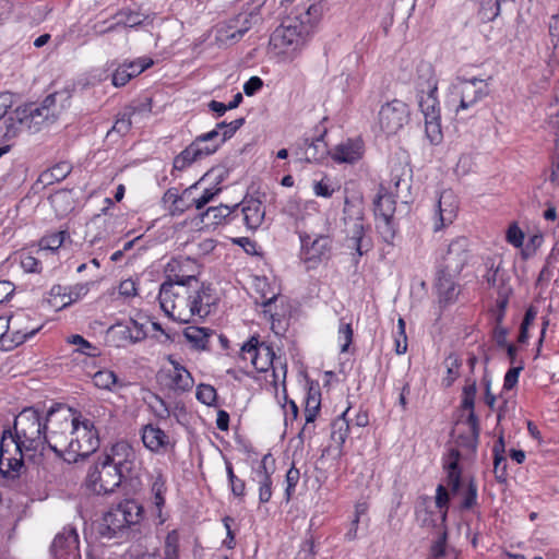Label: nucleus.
Returning a JSON list of instances; mask_svg holds the SVG:
<instances>
[{
    "label": "nucleus",
    "instance_id": "nucleus-40",
    "mask_svg": "<svg viewBox=\"0 0 559 559\" xmlns=\"http://www.w3.org/2000/svg\"><path fill=\"white\" fill-rule=\"evenodd\" d=\"M321 407V393L317 386H310L305 399V419H316Z\"/></svg>",
    "mask_w": 559,
    "mask_h": 559
},
{
    "label": "nucleus",
    "instance_id": "nucleus-14",
    "mask_svg": "<svg viewBox=\"0 0 559 559\" xmlns=\"http://www.w3.org/2000/svg\"><path fill=\"white\" fill-rule=\"evenodd\" d=\"M468 240L457 237L450 242L442 259L441 270L449 276H457L469 259Z\"/></svg>",
    "mask_w": 559,
    "mask_h": 559
},
{
    "label": "nucleus",
    "instance_id": "nucleus-7",
    "mask_svg": "<svg viewBox=\"0 0 559 559\" xmlns=\"http://www.w3.org/2000/svg\"><path fill=\"white\" fill-rule=\"evenodd\" d=\"M72 433L75 438L70 440L69 447L78 456L86 457L94 453L106 439L103 427L104 421H71Z\"/></svg>",
    "mask_w": 559,
    "mask_h": 559
},
{
    "label": "nucleus",
    "instance_id": "nucleus-6",
    "mask_svg": "<svg viewBox=\"0 0 559 559\" xmlns=\"http://www.w3.org/2000/svg\"><path fill=\"white\" fill-rule=\"evenodd\" d=\"M68 91L55 92L45 97L39 106L34 104L21 107L24 112V123L29 132H37L45 124L56 121L60 112L69 106Z\"/></svg>",
    "mask_w": 559,
    "mask_h": 559
},
{
    "label": "nucleus",
    "instance_id": "nucleus-20",
    "mask_svg": "<svg viewBox=\"0 0 559 559\" xmlns=\"http://www.w3.org/2000/svg\"><path fill=\"white\" fill-rule=\"evenodd\" d=\"M328 146L323 141V134L313 140L308 138L300 139L295 144L294 154L299 160L316 163L323 159L328 154Z\"/></svg>",
    "mask_w": 559,
    "mask_h": 559
},
{
    "label": "nucleus",
    "instance_id": "nucleus-25",
    "mask_svg": "<svg viewBox=\"0 0 559 559\" xmlns=\"http://www.w3.org/2000/svg\"><path fill=\"white\" fill-rule=\"evenodd\" d=\"M416 91L417 95L437 93L438 91V82L433 68L428 62H421L417 67Z\"/></svg>",
    "mask_w": 559,
    "mask_h": 559
},
{
    "label": "nucleus",
    "instance_id": "nucleus-37",
    "mask_svg": "<svg viewBox=\"0 0 559 559\" xmlns=\"http://www.w3.org/2000/svg\"><path fill=\"white\" fill-rule=\"evenodd\" d=\"M217 148H218L217 143L212 144V145L201 146L194 140L187 148H185L180 153V155L182 156V158H186V160L188 163H190V165H191L198 158H201L203 156H209V155L215 153L217 151Z\"/></svg>",
    "mask_w": 559,
    "mask_h": 559
},
{
    "label": "nucleus",
    "instance_id": "nucleus-46",
    "mask_svg": "<svg viewBox=\"0 0 559 559\" xmlns=\"http://www.w3.org/2000/svg\"><path fill=\"white\" fill-rule=\"evenodd\" d=\"M512 294L510 286L501 285L498 289V298L496 300L495 320L501 324L504 319L506 310L509 304V297Z\"/></svg>",
    "mask_w": 559,
    "mask_h": 559
},
{
    "label": "nucleus",
    "instance_id": "nucleus-51",
    "mask_svg": "<svg viewBox=\"0 0 559 559\" xmlns=\"http://www.w3.org/2000/svg\"><path fill=\"white\" fill-rule=\"evenodd\" d=\"M94 384L99 389L111 390L118 382L116 373L111 370H99L93 377Z\"/></svg>",
    "mask_w": 559,
    "mask_h": 559
},
{
    "label": "nucleus",
    "instance_id": "nucleus-45",
    "mask_svg": "<svg viewBox=\"0 0 559 559\" xmlns=\"http://www.w3.org/2000/svg\"><path fill=\"white\" fill-rule=\"evenodd\" d=\"M461 359L455 353H451L444 359V366L447 368V376L443 379V384L449 388L460 376Z\"/></svg>",
    "mask_w": 559,
    "mask_h": 559
},
{
    "label": "nucleus",
    "instance_id": "nucleus-32",
    "mask_svg": "<svg viewBox=\"0 0 559 559\" xmlns=\"http://www.w3.org/2000/svg\"><path fill=\"white\" fill-rule=\"evenodd\" d=\"M275 459L271 453H266L260 461L252 462L251 480L272 477L275 473Z\"/></svg>",
    "mask_w": 559,
    "mask_h": 559
},
{
    "label": "nucleus",
    "instance_id": "nucleus-62",
    "mask_svg": "<svg viewBox=\"0 0 559 559\" xmlns=\"http://www.w3.org/2000/svg\"><path fill=\"white\" fill-rule=\"evenodd\" d=\"M67 237H69L68 231L61 230L49 236H46L45 238H43L41 243L44 247L50 250H57L63 245Z\"/></svg>",
    "mask_w": 559,
    "mask_h": 559
},
{
    "label": "nucleus",
    "instance_id": "nucleus-3",
    "mask_svg": "<svg viewBox=\"0 0 559 559\" xmlns=\"http://www.w3.org/2000/svg\"><path fill=\"white\" fill-rule=\"evenodd\" d=\"M323 14V0H307L295 7L271 35L270 44L278 52L295 51L313 33Z\"/></svg>",
    "mask_w": 559,
    "mask_h": 559
},
{
    "label": "nucleus",
    "instance_id": "nucleus-28",
    "mask_svg": "<svg viewBox=\"0 0 559 559\" xmlns=\"http://www.w3.org/2000/svg\"><path fill=\"white\" fill-rule=\"evenodd\" d=\"M239 205L233 209L227 205L210 206L205 212L201 213V221L210 225H218L223 221L230 223L234 219V214L237 212Z\"/></svg>",
    "mask_w": 559,
    "mask_h": 559
},
{
    "label": "nucleus",
    "instance_id": "nucleus-22",
    "mask_svg": "<svg viewBox=\"0 0 559 559\" xmlns=\"http://www.w3.org/2000/svg\"><path fill=\"white\" fill-rule=\"evenodd\" d=\"M168 361L173 369L166 373V385L175 392H186L193 386V378L191 373L180 365L173 356L168 357Z\"/></svg>",
    "mask_w": 559,
    "mask_h": 559
},
{
    "label": "nucleus",
    "instance_id": "nucleus-11",
    "mask_svg": "<svg viewBox=\"0 0 559 559\" xmlns=\"http://www.w3.org/2000/svg\"><path fill=\"white\" fill-rule=\"evenodd\" d=\"M478 421H455L452 429L453 442L449 447H457L464 459H473L479 437Z\"/></svg>",
    "mask_w": 559,
    "mask_h": 559
},
{
    "label": "nucleus",
    "instance_id": "nucleus-16",
    "mask_svg": "<svg viewBox=\"0 0 559 559\" xmlns=\"http://www.w3.org/2000/svg\"><path fill=\"white\" fill-rule=\"evenodd\" d=\"M141 439L144 447L154 453H165L175 445V440L169 432L152 421L142 428Z\"/></svg>",
    "mask_w": 559,
    "mask_h": 559
},
{
    "label": "nucleus",
    "instance_id": "nucleus-54",
    "mask_svg": "<svg viewBox=\"0 0 559 559\" xmlns=\"http://www.w3.org/2000/svg\"><path fill=\"white\" fill-rule=\"evenodd\" d=\"M450 493L445 486L438 485L436 489V507L441 511V519L444 522L448 514Z\"/></svg>",
    "mask_w": 559,
    "mask_h": 559
},
{
    "label": "nucleus",
    "instance_id": "nucleus-1",
    "mask_svg": "<svg viewBox=\"0 0 559 559\" xmlns=\"http://www.w3.org/2000/svg\"><path fill=\"white\" fill-rule=\"evenodd\" d=\"M187 284L163 283L158 300L163 311L174 321L189 323L194 316L204 318L210 314L215 298L210 286L198 277H185Z\"/></svg>",
    "mask_w": 559,
    "mask_h": 559
},
{
    "label": "nucleus",
    "instance_id": "nucleus-33",
    "mask_svg": "<svg viewBox=\"0 0 559 559\" xmlns=\"http://www.w3.org/2000/svg\"><path fill=\"white\" fill-rule=\"evenodd\" d=\"M153 495V503L157 510V518L159 519V524H163L166 519L163 516V507L165 504V493L167 491L166 480L163 475L158 474L151 488Z\"/></svg>",
    "mask_w": 559,
    "mask_h": 559
},
{
    "label": "nucleus",
    "instance_id": "nucleus-29",
    "mask_svg": "<svg viewBox=\"0 0 559 559\" xmlns=\"http://www.w3.org/2000/svg\"><path fill=\"white\" fill-rule=\"evenodd\" d=\"M395 194L388 191L379 190L378 197L374 200V214L380 219L393 218L395 213Z\"/></svg>",
    "mask_w": 559,
    "mask_h": 559
},
{
    "label": "nucleus",
    "instance_id": "nucleus-61",
    "mask_svg": "<svg viewBox=\"0 0 559 559\" xmlns=\"http://www.w3.org/2000/svg\"><path fill=\"white\" fill-rule=\"evenodd\" d=\"M252 481L255 483L259 487L258 490H259L260 503L269 502L272 498V485H273L272 477L262 478V479L252 480Z\"/></svg>",
    "mask_w": 559,
    "mask_h": 559
},
{
    "label": "nucleus",
    "instance_id": "nucleus-43",
    "mask_svg": "<svg viewBox=\"0 0 559 559\" xmlns=\"http://www.w3.org/2000/svg\"><path fill=\"white\" fill-rule=\"evenodd\" d=\"M504 444L502 437L499 438V444L495 445L493 453V471L496 474V478L499 483H502L507 478V461L503 456Z\"/></svg>",
    "mask_w": 559,
    "mask_h": 559
},
{
    "label": "nucleus",
    "instance_id": "nucleus-34",
    "mask_svg": "<svg viewBox=\"0 0 559 559\" xmlns=\"http://www.w3.org/2000/svg\"><path fill=\"white\" fill-rule=\"evenodd\" d=\"M71 165L67 162L58 163L50 169L43 171L38 178V181L44 186L52 185L53 182H59L67 178V176L71 173Z\"/></svg>",
    "mask_w": 559,
    "mask_h": 559
},
{
    "label": "nucleus",
    "instance_id": "nucleus-27",
    "mask_svg": "<svg viewBox=\"0 0 559 559\" xmlns=\"http://www.w3.org/2000/svg\"><path fill=\"white\" fill-rule=\"evenodd\" d=\"M347 247L354 249L358 258L372 248L371 239L365 234L364 225L360 222L354 224L352 235L347 239Z\"/></svg>",
    "mask_w": 559,
    "mask_h": 559
},
{
    "label": "nucleus",
    "instance_id": "nucleus-41",
    "mask_svg": "<svg viewBox=\"0 0 559 559\" xmlns=\"http://www.w3.org/2000/svg\"><path fill=\"white\" fill-rule=\"evenodd\" d=\"M59 417L60 419H80L81 413L64 403H52L45 414V419L51 417Z\"/></svg>",
    "mask_w": 559,
    "mask_h": 559
},
{
    "label": "nucleus",
    "instance_id": "nucleus-23",
    "mask_svg": "<svg viewBox=\"0 0 559 559\" xmlns=\"http://www.w3.org/2000/svg\"><path fill=\"white\" fill-rule=\"evenodd\" d=\"M242 219L249 230H257L263 223L265 216V207L261 201L257 199L245 200L240 204Z\"/></svg>",
    "mask_w": 559,
    "mask_h": 559
},
{
    "label": "nucleus",
    "instance_id": "nucleus-30",
    "mask_svg": "<svg viewBox=\"0 0 559 559\" xmlns=\"http://www.w3.org/2000/svg\"><path fill=\"white\" fill-rule=\"evenodd\" d=\"M23 116L24 112L20 107L15 111L9 114L7 118H4L3 124L5 127V131L2 134V139L4 141H11L17 136L22 128L26 129Z\"/></svg>",
    "mask_w": 559,
    "mask_h": 559
},
{
    "label": "nucleus",
    "instance_id": "nucleus-18",
    "mask_svg": "<svg viewBox=\"0 0 559 559\" xmlns=\"http://www.w3.org/2000/svg\"><path fill=\"white\" fill-rule=\"evenodd\" d=\"M457 447H449L447 453L442 456V466L447 474V485L452 493H457L461 487L462 468L461 461H467Z\"/></svg>",
    "mask_w": 559,
    "mask_h": 559
},
{
    "label": "nucleus",
    "instance_id": "nucleus-53",
    "mask_svg": "<svg viewBox=\"0 0 559 559\" xmlns=\"http://www.w3.org/2000/svg\"><path fill=\"white\" fill-rule=\"evenodd\" d=\"M243 123L245 118H238L228 123L225 121L217 123L218 129H222V138L218 142H216L218 146L226 140L230 139L237 132V130L243 126Z\"/></svg>",
    "mask_w": 559,
    "mask_h": 559
},
{
    "label": "nucleus",
    "instance_id": "nucleus-24",
    "mask_svg": "<svg viewBox=\"0 0 559 559\" xmlns=\"http://www.w3.org/2000/svg\"><path fill=\"white\" fill-rule=\"evenodd\" d=\"M361 156L362 143L358 140H347L346 142L338 144L332 154V158L335 162L348 164L357 162Z\"/></svg>",
    "mask_w": 559,
    "mask_h": 559
},
{
    "label": "nucleus",
    "instance_id": "nucleus-15",
    "mask_svg": "<svg viewBox=\"0 0 559 559\" xmlns=\"http://www.w3.org/2000/svg\"><path fill=\"white\" fill-rule=\"evenodd\" d=\"M50 552L53 559H81L76 530L72 526H64L55 536Z\"/></svg>",
    "mask_w": 559,
    "mask_h": 559
},
{
    "label": "nucleus",
    "instance_id": "nucleus-48",
    "mask_svg": "<svg viewBox=\"0 0 559 559\" xmlns=\"http://www.w3.org/2000/svg\"><path fill=\"white\" fill-rule=\"evenodd\" d=\"M199 187L198 183H194L190 186L189 188L185 189L182 193L180 194L179 200L174 204L171 207L173 214H182L183 212L188 211L192 206H194L192 202V194H194L198 191Z\"/></svg>",
    "mask_w": 559,
    "mask_h": 559
},
{
    "label": "nucleus",
    "instance_id": "nucleus-50",
    "mask_svg": "<svg viewBox=\"0 0 559 559\" xmlns=\"http://www.w3.org/2000/svg\"><path fill=\"white\" fill-rule=\"evenodd\" d=\"M462 510H471L477 504L478 498V486L474 478H471L467 483L466 489L462 492Z\"/></svg>",
    "mask_w": 559,
    "mask_h": 559
},
{
    "label": "nucleus",
    "instance_id": "nucleus-38",
    "mask_svg": "<svg viewBox=\"0 0 559 559\" xmlns=\"http://www.w3.org/2000/svg\"><path fill=\"white\" fill-rule=\"evenodd\" d=\"M405 169L402 167H395L392 168L390 180L388 181V186L381 185L380 189L381 191H388L390 193L395 194V197H399L400 191L403 188L408 189L409 186L405 179Z\"/></svg>",
    "mask_w": 559,
    "mask_h": 559
},
{
    "label": "nucleus",
    "instance_id": "nucleus-19",
    "mask_svg": "<svg viewBox=\"0 0 559 559\" xmlns=\"http://www.w3.org/2000/svg\"><path fill=\"white\" fill-rule=\"evenodd\" d=\"M8 319L10 321L11 337L10 344L7 345L8 347L15 348L40 330V325L29 324L31 319L25 313H16Z\"/></svg>",
    "mask_w": 559,
    "mask_h": 559
},
{
    "label": "nucleus",
    "instance_id": "nucleus-64",
    "mask_svg": "<svg viewBox=\"0 0 559 559\" xmlns=\"http://www.w3.org/2000/svg\"><path fill=\"white\" fill-rule=\"evenodd\" d=\"M548 33L550 43L556 49L559 46V14H554L548 24Z\"/></svg>",
    "mask_w": 559,
    "mask_h": 559
},
{
    "label": "nucleus",
    "instance_id": "nucleus-42",
    "mask_svg": "<svg viewBox=\"0 0 559 559\" xmlns=\"http://www.w3.org/2000/svg\"><path fill=\"white\" fill-rule=\"evenodd\" d=\"M476 391V382L474 380H466L461 403L462 408L467 412L466 419H477L474 413Z\"/></svg>",
    "mask_w": 559,
    "mask_h": 559
},
{
    "label": "nucleus",
    "instance_id": "nucleus-12",
    "mask_svg": "<svg viewBox=\"0 0 559 559\" xmlns=\"http://www.w3.org/2000/svg\"><path fill=\"white\" fill-rule=\"evenodd\" d=\"M408 106L399 99L384 104L379 111V124L386 134H395L408 121Z\"/></svg>",
    "mask_w": 559,
    "mask_h": 559
},
{
    "label": "nucleus",
    "instance_id": "nucleus-26",
    "mask_svg": "<svg viewBox=\"0 0 559 559\" xmlns=\"http://www.w3.org/2000/svg\"><path fill=\"white\" fill-rule=\"evenodd\" d=\"M191 265L190 260H177L173 259L170 262L167 263L165 267V276L166 280L164 283H170L171 285L175 283H182L187 284L188 280L186 281L185 277H197L193 274H189L187 272V267Z\"/></svg>",
    "mask_w": 559,
    "mask_h": 559
},
{
    "label": "nucleus",
    "instance_id": "nucleus-47",
    "mask_svg": "<svg viewBox=\"0 0 559 559\" xmlns=\"http://www.w3.org/2000/svg\"><path fill=\"white\" fill-rule=\"evenodd\" d=\"M353 328H352V318L347 320L346 317H342L340 319V325L337 331V338L341 343V352L345 353L348 350L349 345L353 342Z\"/></svg>",
    "mask_w": 559,
    "mask_h": 559
},
{
    "label": "nucleus",
    "instance_id": "nucleus-17",
    "mask_svg": "<svg viewBox=\"0 0 559 559\" xmlns=\"http://www.w3.org/2000/svg\"><path fill=\"white\" fill-rule=\"evenodd\" d=\"M459 201L451 190L440 193L435 216L433 230L439 231L453 223L457 215Z\"/></svg>",
    "mask_w": 559,
    "mask_h": 559
},
{
    "label": "nucleus",
    "instance_id": "nucleus-35",
    "mask_svg": "<svg viewBox=\"0 0 559 559\" xmlns=\"http://www.w3.org/2000/svg\"><path fill=\"white\" fill-rule=\"evenodd\" d=\"M331 249V240L326 236H319L312 242L310 247L306 248L307 260H322L328 257Z\"/></svg>",
    "mask_w": 559,
    "mask_h": 559
},
{
    "label": "nucleus",
    "instance_id": "nucleus-31",
    "mask_svg": "<svg viewBox=\"0 0 559 559\" xmlns=\"http://www.w3.org/2000/svg\"><path fill=\"white\" fill-rule=\"evenodd\" d=\"M212 331L206 328L188 326L183 330V336L194 349L203 350L207 347Z\"/></svg>",
    "mask_w": 559,
    "mask_h": 559
},
{
    "label": "nucleus",
    "instance_id": "nucleus-10",
    "mask_svg": "<svg viewBox=\"0 0 559 559\" xmlns=\"http://www.w3.org/2000/svg\"><path fill=\"white\" fill-rule=\"evenodd\" d=\"M240 359L249 360L251 366L259 372H265L269 368H275L276 360L274 350L265 343H259L258 337L252 336L240 348Z\"/></svg>",
    "mask_w": 559,
    "mask_h": 559
},
{
    "label": "nucleus",
    "instance_id": "nucleus-21",
    "mask_svg": "<svg viewBox=\"0 0 559 559\" xmlns=\"http://www.w3.org/2000/svg\"><path fill=\"white\" fill-rule=\"evenodd\" d=\"M146 19H147V16L144 15L143 13L131 11V10H121L112 16V20L115 22H112L111 24H109L106 27H104L105 24L107 23L106 21H104L99 24H96L95 31L97 34L102 35V34L112 32L119 26L135 27V26L142 25Z\"/></svg>",
    "mask_w": 559,
    "mask_h": 559
},
{
    "label": "nucleus",
    "instance_id": "nucleus-52",
    "mask_svg": "<svg viewBox=\"0 0 559 559\" xmlns=\"http://www.w3.org/2000/svg\"><path fill=\"white\" fill-rule=\"evenodd\" d=\"M349 432V421H332L331 439L342 449Z\"/></svg>",
    "mask_w": 559,
    "mask_h": 559
},
{
    "label": "nucleus",
    "instance_id": "nucleus-49",
    "mask_svg": "<svg viewBox=\"0 0 559 559\" xmlns=\"http://www.w3.org/2000/svg\"><path fill=\"white\" fill-rule=\"evenodd\" d=\"M108 334H110L114 340L117 341V346H123L127 342L133 344V336L128 322H118L111 325L108 329Z\"/></svg>",
    "mask_w": 559,
    "mask_h": 559
},
{
    "label": "nucleus",
    "instance_id": "nucleus-56",
    "mask_svg": "<svg viewBox=\"0 0 559 559\" xmlns=\"http://www.w3.org/2000/svg\"><path fill=\"white\" fill-rule=\"evenodd\" d=\"M90 285L91 283H79L73 286H70L68 288V293L63 294L64 297H68V301L66 302V305L75 302L83 298L84 296H86L87 293L90 292Z\"/></svg>",
    "mask_w": 559,
    "mask_h": 559
},
{
    "label": "nucleus",
    "instance_id": "nucleus-36",
    "mask_svg": "<svg viewBox=\"0 0 559 559\" xmlns=\"http://www.w3.org/2000/svg\"><path fill=\"white\" fill-rule=\"evenodd\" d=\"M455 276H449L445 271L440 270L437 288L442 300L445 302L452 301L456 296V285L453 281Z\"/></svg>",
    "mask_w": 559,
    "mask_h": 559
},
{
    "label": "nucleus",
    "instance_id": "nucleus-4",
    "mask_svg": "<svg viewBox=\"0 0 559 559\" xmlns=\"http://www.w3.org/2000/svg\"><path fill=\"white\" fill-rule=\"evenodd\" d=\"M133 449L124 441L111 448V455H105L90 468L86 486L96 495L112 492L129 476L133 468Z\"/></svg>",
    "mask_w": 559,
    "mask_h": 559
},
{
    "label": "nucleus",
    "instance_id": "nucleus-63",
    "mask_svg": "<svg viewBox=\"0 0 559 559\" xmlns=\"http://www.w3.org/2000/svg\"><path fill=\"white\" fill-rule=\"evenodd\" d=\"M126 64L129 73L134 78L148 69L153 64V60L151 58H139L136 60L126 62Z\"/></svg>",
    "mask_w": 559,
    "mask_h": 559
},
{
    "label": "nucleus",
    "instance_id": "nucleus-8",
    "mask_svg": "<svg viewBox=\"0 0 559 559\" xmlns=\"http://www.w3.org/2000/svg\"><path fill=\"white\" fill-rule=\"evenodd\" d=\"M260 21L258 9L240 12L217 27L215 40L219 46L234 45Z\"/></svg>",
    "mask_w": 559,
    "mask_h": 559
},
{
    "label": "nucleus",
    "instance_id": "nucleus-2",
    "mask_svg": "<svg viewBox=\"0 0 559 559\" xmlns=\"http://www.w3.org/2000/svg\"><path fill=\"white\" fill-rule=\"evenodd\" d=\"M27 428H17L14 432L4 430L0 441V473L5 478L20 477L24 468V461L35 456L37 450L45 443L47 421H27Z\"/></svg>",
    "mask_w": 559,
    "mask_h": 559
},
{
    "label": "nucleus",
    "instance_id": "nucleus-58",
    "mask_svg": "<svg viewBox=\"0 0 559 559\" xmlns=\"http://www.w3.org/2000/svg\"><path fill=\"white\" fill-rule=\"evenodd\" d=\"M378 229L382 239L386 243L392 245L396 234L393 218L380 219V223L378 224Z\"/></svg>",
    "mask_w": 559,
    "mask_h": 559
},
{
    "label": "nucleus",
    "instance_id": "nucleus-44",
    "mask_svg": "<svg viewBox=\"0 0 559 559\" xmlns=\"http://www.w3.org/2000/svg\"><path fill=\"white\" fill-rule=\"evenodd\" d=\"M132 117H134V111L124 108L123 111L118 115L112 128L107 132V136L110 138L115 133L118 135L128 133L132 126Z\"/></svg>",
    "mask_w": 559,
    "mask_h": 559
},
{
    "label": "nucleus",
    "instance_id": "nucleus-9",
    "mask_svg": "<svg viewBox=\"0 0 559 559\" xmlns=\"http://www.w3.org/2000/svg\"><path fill=\"white\" fill-rule=\"evenodd\" d=\"M420 111L425 118V133L432 145L441 143L443 139L441 129L440 106L437 93L417 95Z\"/></svg>",
    "mask_w": 559,
    "mask_h": 559
},
{
    "label": "nucleus",
    "instance_id": "nucleus-60",
    "mask_svg": "<svg viewBox=\"0 0 559 559\" xmlns=\"http://www.w3.org/2000/svg\"><path fill=\"white\" fill-rule=\"evenodd\" d=\"M221 192V188H207L204 189L200 197H195V193L192 194V202L197 210L203 209L206 204H209L218 193Z\"/></svg>",
    "mask_w": 559,
    "mask_h": 559
},
{
    "label": "nucleus",
    "instance_id": "nucleus-39",
    "mask_svg": "<svg viewBox=\"0 0 559 559\" xmlns=\"http://www.w3.org/2000/svg\"><path fill=\"white\" fill-rule=\"evenodd\" d=\"M163 559H180V534L178 530L167 533L163 544Z\"/></svg>",
    "mask_w": 559,
    "mask_h": 559
},
{
    "label": "nucleus",
    "instance_id": "nucleus-57",
    "mask_svg": "<svg viewBox=\"0 0 559 559\" xmlns=\"http://www.w3.org/2000/svg\"><path fill=\"white\" fill-rule=\"evenodd\" d=\"M217 394L214 386L210 384H200L197 388V399L207 405L211 406L216 401Z\"/></svg>",
    "mask_w": 559,
    "mask_h": 559
},
{
    "label": "nucleus",
    "instance_id": "nucleus-55",
    "mask_svg": "<svg viewBox=\"0 0 559 559\" xmlns=\"http://www.w3.org/2000/svg\"><path fill=\"white\" fill-rule=\"evenodd\" d=\"M299 478H300L299 469H297L295 466H292L287 471L286 476H285V483H286L285 499L287 502L292 499L293 495L295 493L296 486L299 481Z\"/></svg>",
    "mask_w": 559,
    "mask_h": 559
},
{
    "label": "nucleus",
    "instance_id": "nucleus-59",
    "mask_svg": "<svg viewBox=\"0 0 559 559\" xmlns=\"http://www.w3.org/2000/svg\"><path fill=\"white\" fill-rule=\"evenodd\" d=\"M70 343L79 345L80 347L78 348V350L82 354H85L91 357H95V356L99 355L98 348L96 346H94L93 344H91L85 338H83L81 335H78V334L72 335L70 337Z\"/></svg>",
    "mask_w": 559,
    "mask_h": 559
},
{
    "label": "nucleus",
    "instance_id": "nucleus-5",
    "mask_svg": "<svg viewBox=\"0 0 559 559\" xmlns=\"http://www.w3.org/2000/svg\"><path fill=\"white\" fill-rule=\"evenodd\" d=\"M142 513L143 509L135 500H123L103 515L98 534L107 539H128L142 520Z\"/></svg>",
    "mask_w": 559,
    "mask_h": 559
},
{
    "label": "nucleus",
    "instance_id": "nucleus-13",
    "mask_svg": "<svg viewBox=\"0 0 559 559\" xmlns=\"http://www.w3.org/2000/svg\"><path fill=\"white\" fill-rule=\"evenodd\" d=\"M454 88L460 96V104L455 110L456 112L473 108L489 94L488 84L484 80L477 78H473L471 80L460 79Z\"/></svg>",
    "mask_w": 559,
    "mask_h": 559
}]
</instances>
